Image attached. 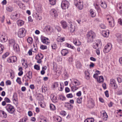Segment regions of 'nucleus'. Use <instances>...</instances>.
I'll list each match as a JSON object with an SVG mask.
<instances>
[{
    "label": "nucleus",
    "instance_id": "nucleus-1",
    "mask_svg": "<svg viewBox=\"0 0 122 122\" xmlns=\"http://www.w3.org/2000/svg\"><path fill=\"white\" fill-rule=\"evenodd\" d=\"M96 36V34L94 32L91 30L89 31L86 35L87 42H92L93 39L95 38Z\"/></svg>",
    "mask_w": 122,
    "mask_h": 122
},
{
    "label": "nucleus",
    "instance_id": "nucleus-2",
    "mask_svg": "<svg viewBox=\"0 0 122 122\" xmlns=\"http://www.w3.org/2000/svg\"><path fill=\"white\" fill-rule=\"evenodd\" d=\"M74 4L79 9L81 10L83 8V3L82 0H75Z\"/></svg>",
    "mask_w": 122,
    "mask_h": 122
},
{
    "label": "nucleus",
    "instance_id": "nucleus-3",
    "mask_svg": "<svg viewBox=\"0 0 122 122\" xmlns=\"http://www.w3.org/2000/svg\"><path fill=\"white\" fill-rule=\"evenodd\" d=\"M26 30L24 28L20 29L18 32V37L20 38H23L25 35Z\"/></svg>",
    "mask_w": 122,
    "mask_h": 122
},
{
    "label": "nucleus",
    "instance_id": "nucleus-4",
    "mask_svg": "<svg viewBox=\"0 0 122 122\" xmlns=\"http://www.w3.org/2000/svg\"><path fill=\"white\" fill-rule=\"evenodd\" d=\"M5 108L9 113L13 114L15 111L14 107L10 104H7L5 107Z\"/></svg>",
    "mask_w": 122,
    "mask_h": 122
},
{
    "label": "nucleus",
    "instance_id": "nucleus-5",
    "mask_svg": "<svg viewBox=\"0 0 122 122\" xmlns=\"http://www.w3.org/2000/svg\"><path fill=\"white\" fill-rule=\"evenodd\" d=\"M69 2L66 0H64L62 1L61 4V7L62 9L65 10L67 9L69 5Z\"/></svg>",
    "mask_w": 122,
    "mask_h": 122
},
{
    "label": "nucleus",
    "instance_id": "nucleus-6",
    "mask_svg": "<svg viewBox=\"0 0 122 122\" xmlns=\"http://www.w3.org/2000/svg\"><path fill=\"white\" fill-rule=\"evenodd\" d=\"M110 85L113 87L114 89H116L118 87V86L115 81L113 79H112L110 80Z\"/></svg>",
    "mask_w": 122,
    "mask_h": 122
},
{
    "label": "nucleus",
    "instance_id": "nucleus-7",
    "mask_svg": "<svg viewBox=\"0 0 122 122\" xmlns=\"http://www.w3.org/2000/svg\"><path fill=\"white\" fill-rule=\"evenodd\" d=\"M112 46L111 44H108L105 47L103 51L105 53H106L109 52L111 50Z\"/></svg>",
    "mask_w": 122,
    "mask_h": 122
},
{
    "label": "nucleus",
    "instance_id": "nucleus-8",
    "mask_svg": "<svg viewBox=\"0 0 122 122\" xmlns=\"http://www.w3.org/2000/svg\"><path fill=\"white\" fill-rule=\"evenodd\" d=\"M108 20L110 19V20L109 21V22L110 23V25L111 27H112L114 26V20L113 18L112 17H110L109 18H107Z\"/></svg>",
    "mask_w": 122,
    "mask_h": 122
},
{
    "label": "nucleus",
    "instance_id": "nucleus-9",
    "mask_svg": "<svg viewBox=\"0 0 122 122\" xmlns=\"http://www.w3.org/2000/svg\"><path fill=\"white\" fill-rule=\"evenodd\" d=\"M42 42L46 44H48L49 42L48 41L49 39L48 38L45 37H42L41 38Z\"/></svg>",
    "mask_w": 122,
    "mask_h": 122
},
{
    "label": "nucleus",
    "instance_id": "nucleus-10",
    "mask_svg": "<svg viewBox=\"0 0 122 122\" xmlns=\"http://www.w3.org/2000/svg\"><path fill=\"white\" fill-rule=\"evenodd\" d=\"M7 39L6 36L3 35H0V41L2 42H4L6 41Z\"/></svg>",
    "mask_w": 122,
    "mask_h": 122
},
{
    "label": "nucleus",
    "instance_id": "nucleus-11",
    "mask_svg": "<svg viewBox=\"0 0 122 122\" xmlns=\"http://www.w3.org/2000/svg\"><path fill=\"white\" fill-rule=\"evenodd\" d=\"M102 112L103 115L102 118L104 121L107 120L108 117L107 113L104 111H102Z\"/></svg>",
    "mask_w": 122,
    "mask_h": 122
},
{
    "label": "nucleus",
    "instance_id": "nucleus-12",
    "mask_svg": "<svg viewBox=\"0 0 122 122\" xmlns=\"http://www.w3.org/2000/svg\"><path fill=\"white\" fill-rule=\"evenodd\" d=\"M0 116L5 118L7 117V115L4 111L0 110Z\"/></svg>",
    "mask_w": 122,
    "mask_h": 122
},
{
    "label": "nucleus",
    "instance_id": "nucleus-13",
    "mask_svg": "<svg viewBox=\"0 0 122 122\" xmlns=\"http://www.w3.org/2000/svg\"><path fill=\"white\" fill-rule=\"evenodd\" d=\"M65 106L69 110H71L73 108V106L69 103H66Z\"/></svg>",
    "mask_w": 122,
    "mask_h": 122
},
{
    "label": "nucleus",
    "instance_id": "nucleus-14",
    "mask_svg": "<svg viewBox=\"0 0 122 122\" xmlns=\"http://www.w3.org/2000/svg\"><path fill=\"white\" fill-rule=\"evenodd\" d=\"M13 101L14 103H15V104L17 105L18 104V102L17 101V97L15 95H13L12 98Z\"/></svg>",
    "mask_w": 122,
    "mask_h": 122
},
{
    "label": "nucleus",
    "instance_id": "nucleus-15",
    "mask_svg": "<svg viewBox=\"0 0 122 122\" xmlns=\"http://www.w3.org/2000/svg\"><path fill=\"white\" fill-rule=\"evenodd\" d=\"M61 54L64 56H65L69 53V51L66 49H63L61 51Z\"/></svg>",
    "mask_w": 122,
    "mask_h": 122
},
{
    "label": "nucleus",
    "instance_id": "nucleus-16",
    "mask_svg": "<svg viewBox=\"0 0 122 122\" xmlns=\"http://www.w3.org/2000/svg\"><path fill=\"white\" fill-rule=\"evenodd\" d=\"M62 27L64 29H66L67 27V24L66 22L64 21H62L61 22Z\"/></svg>",
    "mask_w": 122,
    "mask_h": 122
},
{
    "label": "nucleus",
    "instance_id": "nucleus-17",
    "mask_svg": "<svg viewBox=\"0 0 122 122\" xmlns=\"http://www.w3.org/2000/svg\"><path fill=\"white\" fill-rule=\"evenodd\" d=\"M75 25L71 24L69 29L71 32H73L75 31Z\"/></svg>",
    "mask_w": 122,
    "mask_h": 122
},
{
    "label": "nucleus",
    "instance_id": "nucleus-18",
    "mask_svg": "<svg viewBox=\"0 0 122 122\" xmlns=\"http://www.w3.org/2000/svg\"><path fill=\"white\" fill-rule=\"evenodd\" d=\"M43 57V55L41 54L40 53L38 54L36 57V60H41Z\"/></svg>",
    "mask_w": 122,
    "mask_h": 122
},
{
    "label": "nucleus",
    "instance_id": "nucleus-19",
    "mask_svg": "<svg viewBox=\"0 0 122 122\" xmlns=\"http://www.w3.org/2000/svg\"><path fill=\"white\" fill-rule=\"evenodd\" d=\"M73 85L75 86H79L80 84V82L77 80H74L73 81Z\"/></svg>",
    "mask_w": 122,
    "mask_h": 122
},
{
    "label": "nucleus",
    "instance_id": "nucleus-20",
    "mask_svg": "<svg viewBox=\"0 0 122 122\" xmlns=\"http://www.w3.org/2000/svg\"><path fill=\"white\" fill-rule=\"evenodd\" d=\"M109 31L107 32L106 31H102V35L104 37H107L109 35Z\"/></svg>",
    "mask_w": 122,
    "mask_h": 122
},
{
    "label": "nucleus",
    "instance_id": "nucleus-21",
    "mask_svg": "<svg viewBox=\"0 0 122 122\" xmlns=\"http://www.w3.org/2000/svg\"><path fill=\"white\" fill-rule=\"evenodd\" d=\"M9 46L10 47H12L16 44L15 41L13 39H11L9 41Z\"/></svg>",
    "mask_w": 122,
    "mask_h": 122
},
{
    "label": "nucleus",
    "instance_id": "nucleus-22",
    "mask_svg": "<svg viewBox=\"0 0 122 122\" xmlns=\"http://www.w3.org/2000/svg\"><path fill=\"white\" fill-rule=\"evenodd\" d=\"M12 47L14 49V50L16 51H19V46L17 44H15Z\"/></svg>",
    "mask_w": 122,
    "mask_h": 122
},
{
    "label": "nucleus",
    "instance_id": "nucleus-23",
    "mask_svg": "<svg viewBox=\"0 0 122 122\" xmlns=\"http://www.w3.org/2000/svg\"><path fill=\"white\" fill-rule=\"evenodd\" d=\"M22 61H23L22 63V65L24 66L25 68H26L27 67L28 64L26 60L24 59H23Z\"/></svg>",
    "mask_w": 122,
    "mask_h": 122
},
{
    "label": "nucleus",
    "instance_id": "nucleus-24",
    "mask_svg": "<svg viewBox=\"0 0 122 122\" xmlns=\"http://www.w3.org/2000/svg\"><path fill=\"white\" fill-rule=\"evenodd\" d=\"M51 27L50 25H46V26L44 29L45 31H46L47 32H50L51 30Z\"/></svg>",
    "mask_w": 122,
    "mask_h": 122
},
{
    "label": "nucleus",
    "instance_id": "nucleus-25",
    "mask_svg": "<svg viewBox=\"0 0 122 122\" xmlns=\"http://www.w3.org/2000/svg\"><path fill=\"white\" fill-rule=\"evenodd\" d=\"M117 40L118 41L122 42V35L119 34H117Z\"/></svg>",
    "mask_w": 122,
    "mask_h": 122
},
{
    "label": "nucleus",
    "instance_id": "nucleus-26",
    "mask_svg": "<svg viewBox=\"0 0 122 122\" xmlns=\"http://www.w3.org/2000/svg\"><path fill=\"white\" fill-rule=\"evenodd\" d=\"M26 76L29 79H31L32 77V72L31 71H29L26 73Z\"/></svg>",
    "mask_w": 122,
    "mask_h": 122
},
{
    "label": "nucleus",
    "instance_id": "nucleus-27",
    "mask_svg": "<svg viewBox=\"0 0 122 122\" xmlns=\"http://www.w3.org/2000/svg\"><path fill=\"white\" fill-rule=\"evenodd\" d=\"M11 18L14 20H17L18 18V14H16L15 15H12L11 16Z\"/></svg>",
    "mask_w": 122,
    "mask_h": 122
},
{
    "label": "nucleus",
    "instance_id": "nucleus-28",
    "mask_svg": "<svg viewBox=\"0 0 122 122\" xmlns=\"http://www.w3.org/2000/svg\"><path fill=\"white\" fill-rule=\"evenodd\" d=\"M51 98L53 102H57V97L53 95H52L51 97Z\"/></svg>",
    "mask_w": 122,
    "mask_h": 122
},
{
    "label": "nucleus",
    "instance_id": "nucleus-29",
    "mask_svg": "<svg viewBox=\"0 0 122 122\" xmlns=\"http://www.w3.org/2000/svg\"><path fill=\"white\" fill-rule=\"evenodd\" d=\"M51 13H52V14L54 15L55 16H57V11L55 9H52L50 11Z\"/></svg>",
    "mask_w": 122,
    "mask_h": 122
},
{
    "label": "nucleus",
    "instance_id": "nucleus-30",
    "mask_svg": "<svg viewBox=\"0 0 122 122\" xmlns=\"http://www.w3.org/2000/svg\"><path fill=\"white\" fill-rule=\"evenodd\" d=\"M101 5L102 8H105L107 7V4H106L105 2H103L102 1H101Z\"/></svg>",
    "mask_w": 122,
    "mask_h": 122
},
{
    "label": "nucleus",
    "instance_id": "nucleus-31",
    "mask_svg": "<svg viewBox=\"0 0 122 122\" xmlns=\"http://www.w3.org/2000/svg\"><path fill=\"white\" fill-rule=\"evenodd\" d=\"M73 42L74 44L77 46H79L81 44V42H79V41H77L76 39L73 40Z\"/></svg>",
    "mask_w": 122,
    "mask_h": 122
},
{
    "label": "nucleus",
    "instance_id": "nucleus-32",
    "mask_svg": "<svg viewBox=\"0 0 122 122\" xmlns=\"http://www.w3.org/2000/svg\"><path fill=\"white\" fill-rule=\"evenodd\" d=\"M98 81L100 83L102 82L104 80L103 77L102 76H99V78L97 79Z\"/></svg>",
    "mask_w": 122,
    "mask_h": 122
},
{
    "label": "nucleus",
    "instance_id": "nucleus-33",
    "mask_svg": "<svg viewBox=\"0 0 122 122\" xmlns=\"http://www.w3.org/2000/svg\"><path fill=\"white\" fill-rule=\"evenodd\" d=\"M94 119L92 118H88L86 119L84 122H94Z\"/></svg>",
    "mask_w": 122,
    "mask_h": 122
},
{
    "label": "nucleus",
    "instance_id": "nucleus-34",
    "mask_svg": "<svg viewBox=\"0 0 122 122\" xmlns=\"http://www.w3.org/2000/svg\"><path fill=\"white\" fill-rule=\"evenodd\" d=\"M17 24L19 26H21L24 24V21L21 20H18L17 22Z\"/></svg>",
    "mask_w": 122,
    "mask_h": 122
},
{
    "label": "nucleus",
    "instance_id": "nucleus-35",
    "mask_svg": "<svg viewBox=\"0 0 122 122\" xmlns=\"http://www.w3.org/2000/svg\"><path fill=\"white\" fill-rule=\"evenodd\" d=\"M88 104H89V107L90 108L93 107L95 106L94 103L93 101L89 102Z\"/></svg>",
    "mask_w": 122,
    "mask_h": 122
},
{
    "label": "nucleus",
    "instance_id": "nucleus-36",
    "mask_svg": "<svg viewBox=\"0 0 122 122\" xmlns=\"http://www.w3.org/2000/svg\"><path fill=\"white\" fill-rule=\"evenodd\" d=\"M42 92H43L45 93L46 91H48V89L46 87L43 86L42 87Z\"/></svg>",
    "mask_w": 122,
    "mask_h": 122
},
{
    "label": "nucleus",
    "instance_id": "nucleus-37",
    "mask_svg": "<svg viewBox=\"0 0 122 122\" xmlns=\"http://www.w3.org/2000/svg\"><path fill=\"white\" fill-rule=\"evenodd\" d=\"M12 62L13 63L15 62L17 60V58L16 56H13L10 57Z\"/></svg>",
    "mask_w": 122,
    "mask_h": 122
},
{
    "label": "nucleus",
    "instance_id": "nucleus-38",
    "mask_svg": "<svg viewBox=\"0 0 122 122\" xmlns=\"http://www.w3.org/2000/svg\"><path fill=\"white\" fill-rule=\"evenodd\" d=\"M4 48V46L0 44V54L3 52Z\"/></svg>",
    "mask_w": 122,
    "mask_h": 122
},
{
    "label": "nucleus",
    "instance_id": "nucleus-39",
    "mask_svg": "<svg viewBox=\"0 0 122 122\" xmlns=\"http://www.w3.org/2000/svg\"><path fill=\"white\" fill-rule=\"evenodd\" d=\"M85 76L86 77V78L87 80L89 79L90 78L89 72L87 71H85Z\"/></svg>",
    "mask_w": 122,
    "mask_h": 122
},
{
    "label": "nucleus",
    "instance_id": "nucleus-40",
    "mask_svg": "<svg viewBox=\"0 0 122 122\" xmlns=\"http://www.w3.org/2000/svg\"><path fill=\"white\" fill-rule=\"evenodd\" d=\"M7 10L9 12H11L13 10V7L10 6H9L7 7L6 8Z\"/></svg>",
    "mask_w": 122,
    "mask_h": 122
},
{
    "label": "nucleus",
    "instance_id": "nucleus-41",
    "mask_svg": "<svg viewBox=\"0 0 122 122\" xmlns=\"http://www.w3.org/2000/svg\"><path fill=\"white\" fill-rule=\"evenodd\" d=\"M71 90L73 92H75V91L78 89V88L76 86H72L71 87Z\"/></svg>",
    "mask_w": 122,
    "mask_h": 122
},
{
    "label": "nucleus",
    "instance_id": "nucleus-42",
    "mask_svg": "<svg viewBox=\"0 0 122 122\" xmlns=\"http://www.w3.org/2000/svg\"><path fill=\"white\" fill-rule=\"evenodd\" d=\"M28 42L30 44H31L33 42V39L31 37H29L27 39Z\"/></svg>",
    "mask_w": 122,
    "mask_h": 122
},
{
    "label": "nucleus",
    "instance_id": "nucleus-43",
    "mask_svg": "<svg viewBox=\"0 0 122 122\" xmlns=\"http://www.w3.org/2000/svg\"><path fill=\"white\" fill-rule=\"evenodd\" d=\"M50 109L53 110H55L56 107L53 104H51L50 106Z\"/></svg>",
    "mask_w": 122,
    "mask_h": 122
},
{
    "label": "nucleus",
    "instance_id": "nucleus-44",
    "mask_svg": "<svg viewBox=\"0 0 122 122\" xmlns=\"http://www.w3.org/2000/svg\"><path fill=\"white\" fill-rule=\"evenodd\" d=\"M16 81L19 84L21 85V84L22 82L20 78L17 77L16 80Z\"/></svg>",
    "mask_w": 122,
    "mask_h": 122
},
{
    "label": "nucleus",
    "instance_id": "nucleus-45",
    "mask_svg": "<svg viewBox=\"0 0 122 122\" xmlns=\"http://www.w3.org/2000/svg\"><path fill=\"white\" fill-rule=\"evenodd\" d=\"M90 14L92 17H94L96 16V14L92 10H90Z\"/></svg>",
    "mask_w": 122,
    "mask_h": 122
},
{
    "label": "nucleus",
    "instance_id": "nucleus-46",
    "mask_svg": "<svg viewBox=\"0 0 122 122\" xmlns=\"http://www.w3.org/2000/svg\"><path fill=\"white\" fill-rule=\"evenodd\" d=\"M9 55V53L8 52H6L5 53L4 55H3L2 56V58L4 59L7 56Z\"/></svg>",
    "mask_w": 122,
    "mask_h": 122
},
{
    "label": "nucleus",
    "instance_id": "nucleus-47",
    "mask_svg": "<svg viewBox=\"0 0 122 122\" xmlns=\"http://www.w3.org/2000/svg\"><path fill=\"white\" fill-rule=\"evenodd\" d=\"M50 4L52 5H54L56 4V0H49Z\"/></svg>",
    "mask_w": 122,
    "mask_h": 122
},
{
    "label": "nucleus",
    "instance_id": "nucleus-48",
    "mask_svg": "<svg viewBox=\"0 0 122 122\" xmlns=\"http://www.w3.org/2000/svg\"><path fill=\"white\" fill-rule=\"evenodd\" d=\"M51 47L53 49H55L56 48L57 46L55 43H54L51 45Z\"/></svg>",
    "mask_w": 122,
    "mask_h": 122
},
{
    "label": "nucleus",
    "instance_id": "nucleus-49",
    "mask_svg": "<svg viewBox=\"0 0 122 122\" xmlns=\"http://www.w3.org/2000/svg\"><path fill=\"white\" fill-rule=\"evenodd\" d=\"M60 99L61 100L64 101L66 100V97L63 95H61L60 96Z\"/></svg>",
    "mask_w": 122,
    "mask_h": 122
},
{
    "label": "nucleus",
    "instance_id": "nucleus-50",
    "mask_svg": "<svg viewBox=\"0 0 122 122\" xmlns=\"http://www.w3.org/2000/svg\"><path fill=\"white\" fill-rule=\"evenodd\" d=\"M4 100L5 102L8 103L10 102L11 101L10 99L8 97H6L5 98Z\"/></svg>",
    "mask_w": 122,
    "mask_h": 122
},
{
    "label": "nucleus",
    "instance_id": "nucleus-51",
    "mask_svg": "<svg viewBox=\"0 0 122 122\" xmlns=\"http://www.w3.org/2000/svg\"><path fill=\"white\" fill-rule=\"evenodd\" d=\"M66 96L67 98H72L73 97V96L71 93H70L67 94Z\"/></svg>",
    "mask_w": 122,
    "mask_h": 122
},
{
    "label": "nucleus",
    "instance_id": "nucleus-52",
    "mask_svg": "<svg viewBox=\"0 0 122 122\" xmlns=\"http://www.w3.org/2000/svg\"><path fill=\"white\" fill-rule=\"evenodd\" d=\"M82 98H78L77 99V102L78 103H81V102Z\"/></svg>",
    "mask_w": 122,
    "mask_h": 122
},
{
    "label": "nucleus",
    "instance_id": "nucleus-53",
    "mask_svg": "<svg viewBox=\"0 0 122 122\" xmlns=\"http://www.w3.org/2000/svg\"><path fill=\"white\" fill-rule=\"evenodd\" d=\"M98 45L99 44L97 43L94 44L93 46V47L94 48L96 49L98 47Z\"/></svg>",
    "mask_w": 122,
    "mask_h": 122
},
{
    "label": "nucleus",
    "instance_id": "nucleus-54",
    "mask_svg": "<svg viewBox=\"0 0 122 122\" xmlns=\"http://www.w3.org/2000/svg\"><path fill=\"white\" fill-rule=\"evenodd\" d=\"M100 26L101 28L103 29H105L106 28V26L103 24H101L100 25Z\"/></svg>",
    "mask_w": 122,
    "mask_h": 122
},
{
    "label": "nucleus",
    "instance_id": "nucleus-55",
    "mask_svg": "<svg viewBox=\"0 0 122 122\" xmlns=\"http://www.w3.org/2000/svg\"><path fill=\"white\" fill-rule=\"evenodd\" d=\"M34 68L35 69L37 70H40V66L38 65H36L34 66Z\"/></svg>",
    "mask_w": 122,
    "mask_h": 122
},
{
    "label": "nucleus",
    "instance_id": "nucleus-56",
    "mask_svg": "<svg viewBox=\"0 0 122 122\" xmlns=\"http://www.w3.org/2000/svg\"><path fill=\"white\" fill-rule=\"evenodd\" d=\"M5 83L6 85L7 86L10 85L11 84V82L10 81L8 80L6 81Z\"/></svg>",
    "mask_w": 122,
    "mask_h": 122
},
{
    "label": "nucleus",
    "instance_id": "nucleus-57",
    "mask_svg": "<svg viewBox=\"0 0 122 122\" xmlns=\"http://www.w3.org/2000/svg\"><path fill=\"white\" fill-rule=\"evenodd\" d=\"M40 48L42 50H43L47 49V47L46 46H44L42 45L40 47Z\"/></svg>",
    "mask_w": 122,
    "mask_h": 122
},
{
    "label": "nucleus",
    "instance_id": "nucleus-58",
    "mask_svg": "<svg viewBox=\"0 0 122 122\" xmlns=\"http://www.w3.org/2000/svg\"><path fill=\"white\" fill-rule=\"evenodd\" d=\"M37 10L39 13L41 12V7H38L37 9Z\"/></svg>",
    "mask_w": 122,
    "mask_h": 122
},
{
    "label": "nucleus",
    "instance_id": "nucleus-59",
    "mask_svg": "<svg viewBox=\"0 0 122 122\" xmlns=\"http://www.w3.org/2000/svg\"><path fill=\"white\" fill-rule=\"evenodd\" d=\"M117 94L119 95H122V90L118 91L117 92Z\"/></svg>",
    "mask_w": 122,
    "mask_h": 122
},
{
    "label": "nucleus",
    "instance_id": "nucleus-60",
    "mask_svg": "<svg viewBox=\"0 0 122 122\" xmlns=\"http://www.w3.org/2000/svg\"><path fill=\"white\" fill-rule=\"evenodd\" d=\"M60 87L59 88H58V89L59 91H62L63 90V86H61V83L60 84Z\"/></svg>",
    "mask_w": 122,
    "mask_h": 122
},
{
    "label": "nucleus",
    "instance_id": "nucleus-61",
    "mask_svg": "<svg viewBox=\"0 0 122 122\" xmlns=\"http://www.w3.org/2000/svg\"><path fill=\"white\" fill-rule=\"evenodd\" d=\"M105 96L107 97H109V95L108 93V91L107 90L105 92Z\"/></svg>",
    "mask_w": 122,
    "mask_h": 122
},
{
    "label": "nucleus",
    "instance_id": "nucleus-62",
    "mask_svg": "<svg viewBox=\"0 0 122 122\" xmlns=\"http://www.w3.org/2000/svg\"><path fill=\"white\" fill-rule=\"evenodd\" d=\"M65 91L66 93L70 92V89L68 87H66L65 88Z\"/></svg>",
    "mask_w": 122,
    "mask_h": 122
},
{
    "label": "nucleus",
    "instance_id": "nucleus-63",
    "mask_svg": "<svg viewBox=\"0 0 122 122\" xmlns=\"http://www.w3.org/2000/svg\"><path fill=\"white\" fill-rule=\"evenodd\" d=\"M81 91H79L78 92H77L76 95L77 96L80 97L81 95Z\"/></svg>",
    "mask_w": 122,
    "mask_h": 122
},
{
    "label": "nucleus",
    "instance_id": "nucleus-64",
    "mask_svg": "<svg viewBox=\"0 0 122 122\" xmlns=\"http://www.w3.org/2000/svg\"><path fill=\"white\" fill-rule=\"evenodd\" d=\"M118 22L121 25H122V21L121 19H118Z\"/></svg>",
    "mask_w": 122,
    "mask_h": 122
}]
</instances>
